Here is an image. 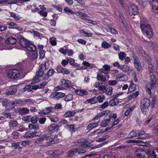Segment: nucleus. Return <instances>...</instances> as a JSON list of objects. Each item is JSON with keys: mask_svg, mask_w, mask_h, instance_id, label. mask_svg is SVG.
<instances>
[{"mask_svg": "<svg viewBox=\"0 0 158 158\" xmlns=\"http://www.w3.org/2000/svg\"><path fill=\"white\" fill-rule=\"evenodd\" d=\"M16 67V68L10 69L8 71L7 75L9 78L16 79L26 69L25 66L20 63L17 64Z\"/></svg>", "mask_w": 158, "mask_h": 158, "instance_id": "f257e3e1", "label": "nucleus"}, {"mask_svg": "<svg viewBox=\"0 0 158 158\" xmlns=\"http://www.w3.org/2000/svg\"><path fill=\"white\" fill-rule=\"evenodd\" d=\"M54 136L50 133L42 135H41L39 138L35 139V143L38 144H41L42 143L43 141L50 140V143L52 144L56 143V142L55 139L53 138Z\"/></svg>", "mask_w": 158, "mask_h": 158, "instance_id": "f03ea898", "label": "nucleus"}, {"mask_svg": "<svg viewBox=\"0 0 158 158\" xmlns=\"http://www.w3.org/2000/svg\"><path fill=\"white\" fill-rule=\"evenodd\" d=\"M140 27L143 33L147 37L150 38L153 36L152 28L150 25L147 23H141Z\"/></svg>", "mask_w": 158, "mask_h": 158, "instance_id": "7ed1b4c3", "label": "nucleus"}, {"mask_svg": "<svg viewBox=\"0 0 158 158\" xmlns=\"http://www.w3.org/2000/svg\"><path fill=\"white\" fill-rule=\"evenodd\" d=\"M75 143H77L79 144H76L79 147V148H77L79 149L78 154L81 155L85 153L86 151L84 149H82L85 148L89 146V143L88 141L84 139H80L78 140Z\"/></svg>", "mask_w": 158, "mask_h": 158, "instance_id": "20e7f679", "label": "nucleus"}, {"mask_svg": "<svg viewBox=\"0 0 158 158\" xmlns=\"http://www.w3.org/2000/svg\"><path fill=\"white\" fill-rule=\"evenodd\" d=\"M46 69V66L45 64L41 65L40 68L36 73V75L33 77L31 84H34L36 83L39 82L40 80L39 78L43 76L44 74V71Z\"/></svg>", "mask_w": 158, "mask_h": 158, "instance_id": "39448f33", "label": "nucleus"}, {"mask_svg": "<svg viewBox=\"0 0 158 158\" xmlns=\"http://www.w3.org/2000/svg\"><path fill=\"white\" fill-rule=\"evenodd\" d=\"M19 44L23 47L26 48L28 51H34L36 49L34 45L31 44L28 40L24 38L20 40Z\"/></svg>", "mask_w": 158, "mask_h": 158, "instance_id": "423d86ee", "label": "nucleus"}, {"mask_svg": "<svg viewBox=\"0 0 158 158\" xmlns=\"http://www.w3.org/2000/svg\"><path fill=\"white\" fill-rule=\"evenodd\" d=\"M150 105V101L147 98L143 99L141 103V109L144 114H146L149 112L148 107Z\"/></svg>", "mask_w": 158, "mask_h": 158, "instance_id": "0eeeda50", "label": "nucleus"}, {"mask_svg": "<svg viewBox=\"0 0 158 158\" xmlns=\"http://www.w3.org/2000/svg\"><path fill=\"white\" fill-rule=\"evenodd\" d=\"M156 80L154 75H151L150 77V82L148 83L146 86V90L149 95H151L152 89L156 85Z\"/></svg>", "mask_w": 158, "mask_h": 158, "instance_id": "6e6552de", "label": "nucleus"}, {"mask_svg": "<svg viewBox=\"0 0 158 158\" xmlns=\"http://www.w3.org/2000/svg\"><path fill=\"white\" fill-rule=\"evenodd\" d=\"M137 158H149V156L147 152L142 149H137L135 152Z\"/></svg>", "mask_w": 158, "mask_h": 158, "instance_id": "1a4fd4ad", "label": "nucleus"}, {"mask_svg": "<svg viewBox=\"0 0 158 158\" xmlns=\"http://www.w3.org/2000/svg\"><path fill=\"white\" fill-rule=\"evenodd\" d=\"M128 11L130 15H135L139 12L137 7L135 5L131 4L128 7Z\"/></svg>", "mask_w": 158, "mask_h": 158, "instance_id": "9d476101", "label": "nucleus"}, {"mask_svg": "<svg viewBox=\"0 0 158 158\" xmlns=\"http://www.w3.org/2000/svg\"><path fill=\"white\" fill-rule=\"evenodd\" d=\"M132 58L135 67L138 71H140L141 69V66L138 58L134 54H132Z\"/></svg>", "mask_w": 158, "mask_h": 158, "instance_id": "9b49d317", "label": "nucleus"}, {"mask_svg": "<svg viewBox=\"0 0 158 158\" xmlns=\"http://www.w3.org/2000/svg\"><path fill=\"white\" fill-rule=\"evenodd\" d=\"M56 70L58 73H62L64 75H68L70 73V72L69 70L60 66H57Z\"/></svg>", "mask_w": 158, "mask_h": 158, "instance_id": "f8f14e48", "label": "nucleus"}, {"mask_svg": "<svg viewBox=\"0 0 158 158\" xmlns=\"http://www.w3.org/2000/svg\"><path fill=\"white\" fill-rule=\"evenodd\" d=\"M65 96V94L57 91L53 92L51 94V97L56 99L63 98Z\"/></svg>", "mask_w": 158, "mask_h": 158, "instance_id": "ddd939ff", "label": "nucleus"}, {"mask_svg": "<svg viewBox=\"0 0 158 158\" xmlns=\"http://www.w3.org/2000/svg\"><path fill=\"white\" fill-rule=\"evenodd\" d=\"M128 77L125 74H120L117 75L115 77V79L118 81H123L127 80Z\"/></svg>", "mask_w": 158, "mask_h": 158, "instance_id": "4468645a", "label": "nucleus"}, {"mask_svg": "<svg viewBox=\"0 0 158 158\" xmlns=\"http://www.w3.org/2000/svg\"><path fill=\"white\" fill-rule=\"evenodd\" d=\"M59 128L58 125L56 124H51L48 127V130L50 132H54L57 131Z\"/></svg>", "mask_w": 158, "mask_h": 158, "instance_id": "2eb2a0df", "label": "nucleus"}, {"mask_svg": "<svg viewBox=\"0 0 158 158\" xmlns=\"http://www.w3.org/2000/svg\"><path fill=\"white\" fill-rule=\"evenodd\" d=\"M136 2L143 7L147 6L149 4L150 0H136Z\"/></svg>", "mask_w": 158, "mask_h": 158, "instance_id": "dca6fc26", "label": "nucleus"}, {"mask_svg": "<svg viewBox=\"0 0 158 158\" xmlns=\"http://www.w3.org/2000/svg\"><path fill=\"white\" fill-rule=\"evenodd\" d=\"M61 82L63 85L68 88L72 87L73 85L71 81L69 80H66L64 79H61Z\"/></svg>", "mask_w": 158, "mask_h": 158, "instance_id": "f3484780", "label": "nucleus"}, {"mask_svg": "<svg viewBox=\"0 0 158 158\" xmlns=\"http://www.w3.org/2000/svg\"><path fill=\"white\" fill-rule=\"evenodd\" d=\"M75 92L77 95L81 96L86 95L88 94V92L86 90L79 89L75 90Z\"/></svg>", "mask_w": 158, "mask_h": 158, "instance_id": "a211bd4d", "label": "nucleus"}, {"mask_svg": "<svg viewBox=\"0 0 158 158\" xmlns=\"http://www.w3.org/2000/svg\"><path fill=\"white\" fill-rule=\"evenodd\" d=\"M99 121H97L96 123H91L89 124L87 126V129L90 130L94 128L97 127L98 126Z\"/></svg>", "mask_w": 158, "mask_h": 158, "instance_id": "6ab92c4d", "label": "nucleus"}, {"mask_svg": "<svg viewBox=\"0 0 158 158\" xmlns=\"http://www.w3.org/2000/svg\"><path fill=\"white\" fill-rule=\"evenodd\" d=\"M144 42L146 44L147 46L149 47L151 50H154L156 47V44L155 43L148 42L146 40H144Z\"/></svg>", "mask_w": 158, "mask_h": 158, "instance_id": "aec40b11", "label": "nucleus"}, {"mask_svg": "<svg viewBox=\"0 0 158 158\" xmlns=\"http://www.w3.org/2000/svg\"><path fill=\"white\" fill-rule=\"evenodd\" d=\"M79 149L78 148H73L71 149L67 152L68 156L69 157H72L75 155Z\"/></svg>", "mask_w": 158, "mask_h": 158, "instance_id": "412c9836", "label": "nucleus"}, {"mask_svg": "<svg viewBox=\"0 0 158 158\" xmlns=\"http://www.w3.org/2000/svg\"><path fill=\"white\" fill-rule=\"evenodd\" d=\"M32 52L29 54V57L30 58L33 60H35L36 59L38 56V53L36 49L34 51H29Z\"/></svg>", "mask_w": 158, "mask_h": 158, "instance_id": "4be33fe9", "label": "nucleus"}, {"mask_svg": "<svg viewBox=\"0 0 158 158\" xmlns=\"http://www.w3.org/2000/svg\"><path fill=\"white\" fill-rule=\"evenodd\" d=\"M17 42L16 38L14 37H10L6 40V42L8 44H15Z\"/></svg>", "mask_w": 158, "mask_h": 158, "instance_id": "5701e85b", "label": "nucleus"}, {"mask_svg": "<svg viewBox=\"0 0 158 158\" xmlns=\"http://www.w3.org/2000/svg\"><path fill=\"white\" fill-rule=\"evenodd\" d=\"M147 134L146 132L143 131H140L137 134V135L139 136L138 138L142 139H145L147 137Z\"/></svg>", "mask_w": 158, "mask_h": 158, "instance_id": "b1692460", "label": "nucleus"}, {"mask_svg": "<svg viewBox=\"0 0 158 158\" xmlns=\"http://www.w3.org/2000/svg\"><path fill=\"white\" fill-rule=\"evenodd\" d=\"M80 33L82 36L85 37H90L92 36L93 34L89 32H87L84 30H81Z\"/></svg>", "mask_w": 158, "mask_h": 158, "instance_id": "393cba45", "label": "nucleus"}, {"mask_svg": "<svg viewBox=\"0 0 158 158\" xmlns=\"http://www.w3.org/2000/svg\"><path fill=\"white\" fill-rule=\"evenodd\" d=\"M55 72V71L53 69H50L48 72L47 74L43 79L45 80H47L49 77L52 76L53 75Z\"/></svg>", "mask_w": 158, "mask_h": 158, "instance_id": "a878e982", "label": "nucleus"}, {"mask_svg": "<svg viewBox=\"0 0 158 158\" xmlns=\"http://www.w3.org/2000/svg\"><path fill=\"white\" fill-rule=\"evenodd\" d=\"M152 8L154 11L158 10V1L152 0Z\"/></svg>", "mask_w": 158, "mask_h": 158, "instance_id": "bb28decb", "label": "nucleus"}, {"mask_svg": "<svg viewBox=\"0 0 158 158\" xmlns=\"http://www.w3.org/2000/svg\"><path fill=\"white\" fill-rule=\"evenodd\" d=\"M136 89V85L133 82L131 81L130 85L128 89V92L129 93L135 91Z\"/></svg>", "mask_w": 158, "mask_h": 158, "instance_id": "cd10ccee", "label": "nucleus"}, {"mask_svg": "<svg viewBox=\"0 0 158 158\" xmlns=\"http://www.w3.org/2000/svg\"><path fill=\"white\" fill-rule=\"evenodd\" d=\"M75 114V112L74 110H69L64 114V117L65 118L71 117L74 115Z\"/></svg>", "mask_w": 158, "mask_h": 158, "instance_id": "c85d7f7f", "label": "nucleus"}, {"mask_svg": "<svg viewBox=\"0 0 158 158\" xmlns=\"http://www.w3.org/2000/svg\"><path fill=\"white\" fill-rule=\"evenodd\" d=\"M96 78L98 80L104 82L106 81V79L105 76L101 74H98Z\"/></svg>", "mask_w": 158, "mask_h": 158, "instance_id": "c756f323", "label": "nucleus"}, {"mask_svg": "<svg viewBox=\"0 0 158 158\" xmlns=\"http://www.w3.org/2000/svg\"><path fill=\"white\" fill-rule=\"evenodd\" d=\"M29 110L27 108H21L19 111V113L21 115H25L29 113Z\"/></svg>", "mask_w": 158, "mask_h": 158, "instance_id": "7c9ffc66", "label": "nucleus"}, {"mask_svg": "<svg viewBox=\"0 0 158 158\" xmlns=\"http://www.w3.org/2000/svg\"><path fill=\"white\" fill-rule=\"evenodd\" d=\"M118 103V101L115 98L111 99L109 101V104L111 106H114L117 105Z\"/></svg>", "mask_w": 158, "mask_h": 158, "instance_id": "2f4dec72", "label": "nucleus"}, {"mask_svg": "<svg viewBox=\"0 0 158 158\" xmlns=\"http://www.w3.org/2000/svg\"><path fill=\"white\" fill-rule=\"evenodd\" d=\"M18 123L16 120H11L9 123V125L10 128H12L17 127Z\"/></svg>", "mask_w": 158, "mask_h": 158, "instance_id": "473e14b6", "label": "nucleus"}, {"mask_svg": "<svg viewBox=\"0 0 158 158\" xmlns=\"http://www.w3.org/2000/svg\"><path fill=\"white\" fill-rule=\"evenodd\" d=\"M53 107H50L44 109L42 111V113L43 114H47L51 112L53 110Z\"/></svg>", "mask_w": 158, "mask_h": 158, "instance_id": "72a5a7b5", "label": "nucleus"}, {"mask_svg": "<svg viewBox=\"0 0 158 158\" xmlns=\"http://www.w3.org/2000/svg\"><path fill=\"white\" fill-rule=\"evenodd\" d=\"M120 69L125 73H128L130 71L129 67L127 65L121 66L120 67Z\"/></svg>", "mask_w": 158, "mask_h": 158, "instance_id": "f704fd0d", "label": "nucleus"}, {"mask_svg": "<svg viewBox=\"0 0 158 158\" xmlns=\"http://www.w3.org/2000/svg\"><path fill=\"white\" fill-rule=\"evenodd\" d=\"M110 120L111 119L110 118H108L103 120L101 123V126L103 127H106L108 125V123L110 122Z\"/></svg>", "mask_w": 158, "mask_h": 158, "instance_id": "c9c22d12", "label": "nucleus"}, {"mask_svg": "<svg viewBox=\"0 0 158 158\" xmlns=\"http://www.w3.org/2000/svg\"><path fill=\"white\" fill-rule=\"evenodd\" d=\"M10 16L14 18L15 20H19L21 18L20 16L12 12H9Z\"/></svg>", "mask_w": 158, "mask_h": 158, "instance_id": "e433bc0d", "label": "nucleus"}, {"mask_svg": "<svg viewBox=\"0 0 158 158\" xmlns=\"http://www.w3.org/2000/svg\"><path fill=\"white\" fill-rule=\"evenodd\" d=\"M97 102V98L96 97H94L91 99H89L86 100V102L87 103H90L92 104H94Z\"/></svg>", "mask_w": 158, "mask_h": 158, "instance_id": "4c0bfd02", "label": "nucleus"}, {"mask_svg": "<svg viewBox=\"0 0 158 158\" xmlns=\"http://www.w3.org/2000/svg\"><path fill=\"white\" fill-rule=\"evenodd\" d=\"M17 90V89L14 88L6 92V94L7 95H13L16 93Z\"/></svg>", "mask_w": 158, "mask_h": 158, "instance_id": "58836bf2", "label": "nucleus"}, {"mask_svg": "<svg viewBox=\"0 0 158 158\" xmlns=\"http://www.w3.org/2000/svg\"><path fill=\"white\" fill-rule=\"evenodd\" d=\"M28 127L30 130H37L39 129V126L36 124H29L28 125Z\"/></svg>", "mask_w": 158, "mask_h": 158, "instance_id": "ea45409f", "label": "nucleus"}, {"mask_svg": "<svg viewBox=\"0 0 158 158\" xmlns=\"http://www.w3.org/2000/svg\"><path fill=\"white\" fill-rule=\"evenodd\" d=\"M119 59L121 61L123 60L126 56V54L123 52H121L118 54Z\"/></svg>", "mask_w": 158, "mask_h": 158, "instance_id": "a19ab883", "label": "nucleus"}, {"mask_svg": "<svg viewBox=\"0 0 158 158\" xmlns=\"http://www.w3.org/2000/svg\"><path fill=\"white\" fill-rule=\"evenodd\" d=\"M113 88L111 87H108L106 89L105 93L106 94L111 95L112 94Z\"/></svg>", "mask_w": 158, "mask_h": 158, "instance_id": "79ce46f5", "label": "nucleus"}, {"mask_svg": "<svg viewBox=\"0 0 158 158\" xmlns=\"http://www.w3.org/2000/svg\"><path fill=\"white\" fill-rule=\"evenodd\" d=\"M102 46L104 48H108L110 47L111 45L106 41H104L102 44Z\"/></svg>", "mask_w": 158, "mask_h": 158, "instance_id": "37998d69", "label": "nucleus"}, {"mask_svg": "<svg viewBox=\"0 0 158 158\" xmlns=\"http://www.w3.org/2000/svg\"><path fill=\"white\" fill-rule=\"evenodd\" d=\"M137 136V133L134 131H131L128 135V137L131 138Z\"/></svg>", "mask_w": 158, "mask_h": 158, "instance_id": "c03bdc74", "label": "nucleus"}, {"mask_svg": "<svg viewBox=\"0 0 158 158\" xmlns=\"http://www.w3.org/2000/svg\"><path fill=\"white\" fill-rule=\"evenodd\" d=\"M66 59L68 60V62L71 65L74 66L75 65V60L69 57L66 58Z\"/></svg>", "mask_w": 158, "mask_h": 158, "instance_id": "a18cd8bd", "label": "nucleus"}, {"mask_svg": "<svg viewBox=\"0 0 158 158\" xmlns=\"http://www.w3.org/2000/svg\"><path fill=\"white\" fill-rule=\"evenodd\" d=\"M73 99V96L71 94H68L64 99L65 101H69L72 100Z\"/></svg>", "mask_w": 158, "mask_h": 158, "instance_id": "49530a36", "label": "nucleus"}, {"mask_svg": "<svg viewBox=\"0 0 158 158\" xmlns=\"http://www.w3.org/2000/svg\"><path fill=\"white\" fill-rule=\"evenodd\" d=\"M109 112L108 110H104L102 111L99 114L101 117L104 116H107L109 113Z\"/></svg>", "mask_w": 158, "mask_h": 158, "instance_id": "de8ad7c7", "label": "nucleus"}, {"mask_svg": "<svg viewBox=\"0 0 158 158\" xmlns=\"http://www.w3.org/2000/svg\"><path fill=\"white\" fill-rule=\"evenodd\" d=\"M108 138V135H104L102 137L99 138V139L96 140L97 142H101L103 141L104 140H106Z\"/></svg>", "mask_w": 158, "mask_h": 158, "instance_id": "09e8293b", "label": "nucleus"}, {"mask_svg": "<svg viewBox=\"0 0 158 158\" xmlns=\"http://www.w3.org/2000/svg\"><path fill=\"white\" fill-rule=\"evenodd\" d=\"M84 20L87 21V23H89L92 24L93 25H96L97 24V22L96 21L89 19L87 18H84Z\"/></svg>", "mask_w": 158, "mask_h": 158, "instance_id": "8fccbe9b", "label": "nucleus"}, {"mask_svg": "<svg viewBox=\"0 0 158 158\" xmlns=\"http://www.w3.org/2000/svg\"><path fill=\"white\" fill-rule=\"evenodd\" d=\"M97 98V101L101 103L103 102V100L105 99L104 96L103 95H101L98 96L97 97H96Z\"/></svg>", "mask_w": 158, "mask_h": 158, "instance_id": "3c124183", "label": "nucleus"}, {"mask_svg": "<svg viewBox=\"0 0 158 158\" xmlns=\"http://www.w3.org/2000/svg\"><path fill=\"white\" fill-rule=\"evenodd\" d=\"M50 43L52 46H55L56 44V39L55 38L52 37L50 38L49 39Z\"/></svg>", "mask_w": 158, "mask_h": 158, "instance_id": "603ef678", "label": "nucleus"}, {"mask_svg": "<svg viewBox=\"0 0 158 158\" xmlns=\"http://www.w3.org/2000/svg\"><path fill=\"white\" fill-rule=\"evenodd\" d=\"M38 118L35 116L30 118V121L33 123H36L38 121Z\"/></svg>", "mask_w": 158, "mask_h": 158, "instance_id": "864d4df0", "label": "nucleus"}, {"mask_svg": "<svg viewBox=\"0 0 158 158\" xmlns=\"http://www.w3.org/2000/svg\"><path fill=\"white\" fill-rule=\"evenodd\" d=\"M23 137L26 138H32L33 136H32V133L27 132L24 135Z\"/></svg>", "mask_w": 158, "mask_h": 158, "instance_id": "5fc2aeb1", "label": "nucleus"}, {"mask_svg": "<svg viewBox=\"0 0 158 158\" xmlns=\"http://www.w3.org/2000/svg\"><path fill=\"white\" fill-rule=\"evenodd\" d=\"M33 100L31 99H28L25 100L23 102L24 104L29 105L33 103Z\"/></svg>", "mask_w": 158, "mask_h": 158, "instance_id": "6e6d98bb", "label": "nucleus"}, {"mask_svg": "<svg viewBox=\"0 0 158 158\" xmlns=\"http://www.w3.org/2000/svg\"><path fill=\"white\" fill-rule=\"evenodd\" d=\"M148 69L150 71V77H151V75H154L153 73V72L154 71L153 69V65L152 64H150L148 65Z\"/></svg>", "mask_w": 158, "mask_h": 158, "instance_id": "4d7b16f0", "label": "nucleus"}, {"mask_svg": "<svg viewBox=\"0 0 158 158\" xmlns=\"http://www.w3.org/2000/svg\"><path fill=\"white\" fill-rule=\"evenodd\" d=\"M152 152L153 156L156 158H158V149L154 150Z\"/></svg>", "mask_w": 158, "mask_h": 158, "instance_id": "13d9d810", "label": "nucleus"}, {"mask_svg": "<svg viewBox=\"0 0 158 158\" xmlns=\"http://www.w3.org/2000/svg\"><path fill=\"white\" fill-rule=\"evenodd\" d=\"M117 81L116 80H110L108 82V84L110 85H115L117 84Z\"/></svg>", "mask_w": 158, "mask_h": 158, "instance_id": "bf43d9fd", "label": "nucleus"}, {"mask_svg": "<svg viewBox=\"0 0 158 158\" xmlns=\"http://www.w3.org/2000/svg\"><path fill=\"white\" fill-rule=\"evenodd\" d=\"M139 94V93L138 91H136L135 93H134L133 94L129 96V99L135 98Z\"/></svg>", "mask_w": 158, "mask_h": 158, "instance_id": "052dcab7", "label": "nucleus"}, {"mask_svg": "<svg viewBox=\"0 0 158 158\" xmlns=\"http://www.w3.org/2000/svg\"><path fill=\"white\" fill-rule=\"evenodd\" d=\"M67 127L71 132L74 131L75 127L74 124H71L68 125Z\"/></svg>", "mask_w": 158, "mask_h": 158, "instance_id": "680f3d73", "label": "nucleus"}, {"mask_svg": "<svg viewBox=\"0 0 158 158\" xmlns=\"http://www.w3.org/2000/svg\"><path fill=\"white\" fill-rule=\"evenodd\" d=\"M64 10L68 12L69 13H70L71 14H73L75 13L72 10L70 9L69 7H66L64 9Z\"/></svg>", "mask_w": 158, "mask_h": 158, "instance_id": "e2e57ef3", "label": "nucleus"}, {"mask_svg": "<svg viewBox=\"0 0 158 158\" xmlns=\"http://www.w3.org/2000/svg\"><path fill=\"white\" fill-rule=\"evenodd\" d=\"M73 51L72 49H67L66 53L69 56H72L73 54Z\"/></svg>", "mask_w": 158, "mask_h": 158, "instance_id": "0e129e2a", "label": "nucleus"}, {"mask_svg": "<svg viewBox=\"0 0 158 158\" xmlns=\"http://www.w3.org/2000/svg\"><path fill=\"white\" fill-rule=\"evenodd\" d=\"M39 13L44 17H46L47 15V12L46 11H44L43 10H40Z\"/></svg>", "mask_w": 158, "mask_h": 158, "instance_id": "69168bd1", "label": "nucleus"}, {"mask_svg": "<svg viewBox=\"0 0 158 158\" xmlns=\"http://www.w3.org/2000/svg\"><path fill=\"white\" fill-rule=\"evenodd\" d=\"M46 119V118L45 117L41 118L39 119V122L40 124H44L45 123Z\"/></svg>", "mask_w": 158, "mask_h": 158, "instance_id": "338daca9", "label": "nucleus"}, {"mask_svg": "<svg viewBox=\"0 0 158 158\" xmlns=\"http://www.w3.org/2000/svg\"><path fill=\"white\" fill-rule=\"evenodd\" d=\"M45 52L43 50L39 51L40 56L41 58H43L45 56Z\"/></svg>", "mask_w": 158, "mask_h": 158, "instance_id": "774afa93", "label": "nucleus"}]
</instances>
